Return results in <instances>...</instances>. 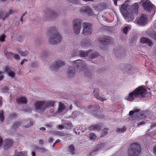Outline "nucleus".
<instances>
[{
  "label": "nucleus",
  "mask_w": 156,
  "mask_h": 156,
  "mask_svg": "<svg viewBox=\"0 0 156 156\" xmlns=\"http://www.w3.org/2000/svg\"><path fill=\"white\" fill-rule=\"evenodd\" d=\"M130 2L126 1L121 6L120 11L124 19L127 21H132L133 20V14H137L139 3H135L130 5Z\"/></svg>",
  "instance_id": "obj_1"
},
{
  "label": "nucleus",
  "mask_w": 156,
  "mask_h": 156,
  "mask_svg": "<svg viewBox=\"0 0 156 156\" xmlns=\"http://www.w3.org/2000/svg\"><path fill=\"white\" fill-rule=\"evenodd\" d=\"M146 90L144 86H142L138 87L133 92L129 93L126 97V99L129 101H132L137 98H146L151 95L150 90Z\"/></svg>",
  "instance_id": "obj_2"
},
{
  "label": "nucleus",
  "mask_w": 156,
  "mask_h": 156,
  "mask_svg": "<svg viewBox=\"0 0 156 156\" xmlns=\"http://www.w3.org/2000/svg\"><path fill=\"white\" fill-rule=\"evenodd\" d=\"M79 46L75 45H73L71 47V52L73 56H80L81 57H85L86 55H88L89 58L91 60L95 58L98 55V54L97 52H95L93 54H91L90 52L92 50L90 49L87 51L82 50L78 51L77 49Z\"/></svg>",
  "instance_id": "obj_3"
},
{
  "label": "nucleus",
  "mask_w": 156,
  "mask_h": 156,
  "mask_svg": "<svg viewBox=\"0 0 156 156\" xmlns=\"http://www.w3.org/2000/svg\"><path fill=\"white\" fill-rule=\"evenodd\" d=\"M54 103V101H53L46 102L44 101H37L35 102L34 108L37 112H43L46 108L53 106Z\"/></svg>",
  "instance_id": "obj_4"
},
{
  "label": "nucleus",
  "mask_w": 156,
  "mask_h": 156,
  "mask_svg": "<svg viewBox=\"0 0 156 156\" xmlns=\"http://www.w3.org/2000/svg\"><path fill=\"white\" fill-rule=\"evenodd\" d=\"M48 33L51 36L49 39V42L51 44H55L61 41L62 37L56 28L53 27L50 29Z\"/></svg>",
  "instance_id": "obj_5"
},
{
  "label": "nucleus",
  "mask_w": 156,
  "mask_h": 156,
  "mask_svg": "<svg viewBox=\"0 0 156 156\" xmlns=\"http://www.w3.org/2000/svg\"><path fill=\"white\" fill-rule=\"evenodd\" d=\"M140 110H137L134 111H131L129 112V115L131 116V118H132L130 119L131 123H133L137 122L146 117L145 114V112L141 113L140 112Z\"/></svg>",
  "instance_id": "obj_6"
},
{
  "label": "nucleus",
  "mask_w": 156,
  "mask_h": 156,
  "mask_svg": "<svg viewBox=\"0 0 156 156\" xmlns=\"http://www.w3.org/2000/svg\"><path fill=\"white\" fill-rule=\"evenodd\" d=\"M141 148L140 145L136 143L131 144L128 150V156H138L141 153Z\"/></svg>",
  "instance_id": "obj_7"
},
{
  "label": "nucleus",
  "mask_w": 156,
  "mask_h": 156,
  "mask_svg": "<svg viewBox=\"0 0 156 156\" xmlns=\"http://www.w3.org/2000/svg\"><path fill=\"white\" fill-rule=\"evenodd\" d=\"M140 2H142V5L144 9L147 12H152L154 13L155 6L149 0H142Z\"/></svg>",
  "instance_id": "obj_8"
},
{
  "label": "nucleus",
  "mask_w": 156,
  "mask_h": 156,
  "mask_svg": "<svg viewBox=\"0 0 156 156\" xmlns=\"http://www.w3.org/2000/svg\"><path fill=\"white\" fill-rule=\"evenodd\" d=\"M82 20L77 18L74 19L73 22V30L74 33L76 35L80 33L81 29V25Z\"/></svg>",
  "instance_id": "obj_9"
},
{
  "label": "nucleus",
  "mask_w": 156,
  "mask_h": 156,
  "mask_svg": "<svg viewBox=\"0 0 156 156\" xmlns=\"http://www.w3.org/2000/svg\"><path fill=\"white\" fill-rule=\"evenodd\" d=\"M101 46V48L104 50V48L107 47L108 44H111L112 42V40L111 37L105 36L104 37H100L98 40Z\"/></svg>",
  "instance_id": "obj_10"
},
{
  "label": "nucleus",
  "mask_w": 156,
  "mask_h": 156,
  "mask_svg": "<svg viewBox=\"0 0 156 156\" xmlns=\"http://www.w3.org/2000/svg\"><path fill=\"white\" fill-rule=\"evenodd\" d=\"M83 30L82 34L85 35L91 34L92 32L93 26L89 22H84L83 24Z\"/></svg>",
  "instance_id": "obj_11"
},
{
  "label": "nucleus",
  "mask_w": 156,
  "mask_h": 156,
  "mask_svg": "<svg viewBox=\"0 0 156 156\" xmlns=\"http://www.w3.org/2000/svg\"><path fill=\"white\" fill-rule=\"evenodd\" d=\"M80 12L81 14H84L87 17H94L95 15L94 13L91 9L88 6H84L80 10Z\"/></svg>",
  "instance_id": "obj_12"
},
{
  "label": "nucleus",
  "mask_w": 156,
  "mask_h": 156,
  "mask_svg": "<svg viewBox=\"0 0 156 156\" xmlns=\"http://www.w3.org/2000/svg\"><path fill=\"white\" fill-rule=\"evenodd\" d=\"M73 65L76 68L77 71H83L86 68L85 62L82 60H77L74 61Z\"/></svg>",
  "instance_id": "obj_13"
},
{
  "label": "nucleus",
  "mask_w": 156,
  "mask_h": 156,
  "mask_svg": "<svg viewBox=\"0 0 156 156\" xmlns=\"http://www.w3.org/2000/svg\"><path fill=\"white\" fill-rule=\"evenodd\" d=\"M137 23L139 25H145L147 23V16L144 14H142L137 20Z\"/></svg>",
  "instance_id": "obj_14"
},
{
  "label": "nucleus",
  "mask_w": 156,
  "mask_h": 156,
  "mask_svg": "<svg viewBox=\"0 0 156 156\" xmlns=\"http://www.w3.org/2000/svg\"><path fill=\"white\" fill-rule=\"evenodd\" d=\"M65 65L64 62L62 61L59 60L54 62L51 63V68L53 70H55L58 69L59 67Z\"/></svg>",
  "instance_id": "obj_15"
},
{
  "label": "nucleus",
  "mask_w": 156,
  "mask_h": 156,
  "mask_svg": "<svg viewBox=\"0 0 156 156\" xmlns=\"http://www.w3.org/2000/svg\"><path fill=\"white\" fill-rule=\"evenodd\" d=\"M14 13V11L13 9H11L9 11V13L5 12H0V19H2L4 20L6 18L8 17L9 15H11Z\"/></svg>",
  "instance_id": "obj_16"
},
{
  "label": "nucleus",
  "mask_w": 156,
  "mask_h": 156,
  "mask_svg": "<svg viewBox=\"0 0 156 156\" xmlns=\"http://www.w3.org/2000/svg\"><path fill=\"white\" fill-rule=\"evenodd\" d=\"M14 141L9 139H7L5 140L4 142V150H7L12 146Z\"/></svg>",
  "instance_id": "obj_17"
},
{
  "label": "nucleus",
  "mask_w": 156,
  "mask_h": 156,
  "mask_svg": "<svg viewBox=\"0 0 156 156\" xmlns=\"http://www.w3.org/2000/svg\"><path fill=\"white\" fill-rule=\"evenodd\" d=\"M94 10L97 12L101 11L102 10L107 8V6L105 3H102L98 4L94 6Z\"/></svg>",
  "instance_id": "obj_18"
},
{
  "label": "nucleus",
  "mask_w": 156,
  "mask_h": 156,
  "mask_svg": "<svg viewBox=\"0 0 156 156\" xmlns=\"http://www.w3.org/2000/svg\"><path fill=\"white\" fill-rule=\"evenodd\" d=\"M140 42L142 44H146L149 47L153 45V43L151 40L146 37H142L140 39Z\"/></svg>",
  "instance_id": "obj_19"
},
{
  "label": "nucleus",
  "mask_w": 156,
  "mask_h": 156,
  "mask_svg": "<svg viewBox=\"0 0 156 156\" xmlns=\"http://www.w3.org/2000/svg\"><path fill=\"white\" fill-rule=\"evenodd\" d=\"M75 71L73 67H70L67 71L66 74L69 78H72L74 76Z\"/></svg>",
  "instance_id": "obj_20"
},
{
  "label": "nucleus",
  "mask_w": 156,
  "mask_h": 156,
  "mask_svg": "<svg viewBox=\"0 0 156 156\" xmlns=\"http://www.w3.org/2000/svg\"><path fill=\"white\" fill-rule=\"evenodd\" d=\"M106 145L104 143L98 145L96 146V151H103L104 150H107L108 148L106 147Z\"/></svg>",
  "instance_id": "obj_21"
},
{
  "label": "nucleus",
  "mask_w": 156,
  "mask_h": 156,
  "mask_svg": "<svg viewBox=\"0 0 156 156\" xmlns=\"http://www.w3.org/2000/svg\"><path fill=\"white\" fill-rule=\"evenodd\" d=\"M98 91L99 90L98 89L96 88L94 90V94L96 98L98 100H100L101 101H103L106 100V99L104 98L99 96L98 93Z\"/></svg>",
  "instance_id": "obj_22"
},
{
  "label": "nucleus",
  "mask_w": 156,
  "mask_h": 156,
  "mask_svg": "<svg viewBox=\"0 0 156 156\" xmlns=\"http://www.w3.org/2000/svg\"><path fill=\"white\" fill-rule=\"evenodd\" d=\"M5 71L6 72L9 76L12 77H13L15 75V73L14 71L9 67L7 66L5 68Z\"/></svg>",
  "instance_id": "obj_23"
},
{
  "label": "nucleus",
  "mask_w": 156,
  "mask_h": 156,
  "mask_svg": "<svg viewBox=\"0 0 156 156\" xmlns=\"http://www.w3.org/2000/svg\"><path fill=\"white\" fill-rule=\"evenodd\" d=\"M147 35L156 40V32L154 31H148L146 32Z\"/></svg>",
  "instance_id": "obj_24"
},
{
  "label": "nucleus",
  "mask_w": 156,
  "mask_h": 156,
  "mask_svg": "<svg viewBox=\"0 0 156 156\" xmlns=\"http://www.w3.org/2000/svg\"><path fill=\"white\" fill-rule=\"evenodd\" d=\"M100 128V126L98 125H94L89 126L88 128V129L91 131H94L99 130Z\"/></svg>",
  "instance_id": "obj_25"
},
{
  "label": "nucleus",
  "mask_w": 156,
  "mask_h": 156,
  "mask_svg": "<svg viewBox=\"0 0 156 156\" xmlns=\"http://www.w3.org/2000/svg\"><path fill=\"white\" fill-rule=\"evenodd\" d=\"M74 148L75 146L73 144L69 145L68 147V152L72 154H74L76 152Z\"/></svg>",
  "instance_id": "obj_26"
},
{
  "label": "nucleus",
  "mask_w": 156,
  "mask_h": 156,
  "mask_svg": "<svg viewBox=\"0 0 156 156\" xmlns=\"http://www.w3.org/2000/svg\"><path fill=\"white\" fill-rule=\"evenodd\" d=\"M33 123L34 122L31 119L27 120L26 121L24 126L25 128H28L32 125Z\"/></svg>",
  "instance_id": "obj_27"
},
{
  "label": "nucleus",
  "mask_w": 156,
  "mask_h": 156,
  "mask_svg": "<svg viewBox=\"0 0 156 156\" xmlns=\"http://www.w3.org/2000/svg\"><path fill=\"white\" fill-rule=\"evenodd\" d=\"M93 109H94L93 106L92 105H90L88 106L87 110H85V108H83L82 109V110L83 111H85V112H90L92 113V115L93 116H94V115H95L96 112H95V113H93V112H91V110Z\"/></svg>",
  "instance_id": "obj_28"
},
{
  "label": "nucleus",
  "mask_w": 156,
  "mask_h": 156,
  "mask_svg": "<svg viewBox=\"0 0 156 156\" xmlns=\"http://www.w3.org/2000/svg\"><path fill=\"white\" fill-rule=\"evenodd\" d=\"M16 101L19 104H25L27 101V99L25 97H20L18 98Z\"/></svg>",
  "instance_id": "obj_29"
},
{
  "label": "nucleus",
  "mask_w": 156,
  "mask_h": 156,
  "mask_svg": "<svg viewBox=\"0 0 156 156\" xmlns=\"http://www.w3.org/2000/svg\"><path fill=\"white\" fill-rule=\"evenodd\" d=\"M65 108V106L64 104L59 102V103L58 110L56 112H61L64 110Z\"/></svg>",
  "instance_id": "obj_30"
},
{
  "label": "nucleus",
  "mask_w": 156,
  "mask_h": 156,
  "mask_svg": "<svg viewBox=\"0 0 156 156\" xmlns=\"http://www.w3.org/2000/svg\"><path fill=\"white\" fill-rule=\"evenodd\" d=\"M52 134L53 135H54L55 136H65L66 135V133H64L61 131H53Z\"/></svg>",
  "instance_id": "obj_31"
},
{
  "label": "nucleus",
  "mask_w": 156,
  "mask_h": 156,
  "mask_svg": "<svg viewBox=\"0 0 156 156\" xmlns=\"http://www.w3.org/2000/svg\"><path fill=\"white\" fill-rule=\"evenodd\" d=\"M34 149L40 153H45L47 151V150L44 148H40L37 146H35Z\"/></svg>",
  "instance_id": "obj_32"
},
{
  "label": "nucleus",
  "mask_w": 156,
  "mask_h": 156,
  "mask_svg": "<svg viewBox=\"0 0 156 156\" xmlns=\"http://www.w3.org/2000/svg\"><path fill=\"white\" fill-rule=\"evenodd\" d=\"M8 54L9 55L12 56L16 60H18L20 59V57L19 55L17 54H14L11 52H9L8 53Z\"/></svg>",
  "instance_id": "obj_33"
},
{
  "label": "nucleus",
  "mask_w": 156,
  "mask_h": 156,
  "mask_svg": "<svg viewBox=\"0 0 156 156\" xmlns=\"http://www.w3.org/2000/svg\"><path fill=\"white\" fill-rule=\"evenodd\" d=\"M64 127L67 129H70L72 128V124L69 122H66L64 124Z\"/></svg>",
  "instance_id": "obj_34"
},
{
  "label": "nucleus",
  "mask_w": 156,
  "mask_h": 156,
  "mask_svg": "<svg viewBox=\"0 0 156 156\" xmlns=\"http://www.w3.org/2000/svg\"><path fill=\"white\" fill-rule=\"evenodd\" d=\"M126 127H123L118 128L116 131L118 133H121L124 132L126 130Z\"/></svg>",
  "instance_id": "obj_35"
},
{
  "label": "nucleus",
  "mask_w": 156,
  "mask_h": 156,
  "mask_svg": "<svg viewBox=\"0 0 156 156\" xmlns=\"http://www.w3.org/2000/svg\"><path fill=\"white\" fill-rule=\"evenodd\" d=\"M22 122H16L13 125V126L12 127V129H16L21 124Z\"/></svg>",
  "instance_id": "obj_36"
},
{
  "label": "nucleus",
  "mask_w": 156,
  "mask_h": 156,
  "mask_svg": "<svg viewBox=\"0 0 156 156\" xmlns=\"http://www.w3.org/2000/svg\"><path fill=\"white\" fill-rule=\"evenodd\" d=\"M19 53L22 56H26L27 55L29 52L28 51H20Z\"/></svg>",
  "instance_id": "obj_37"
},
{
  "label": "nucleus",
  "mask_w": 156,
  "mask_h": 156,
  "mask_svg": "<svg viewBox=\"0 0 156 156\" xmlns=\"http://www.w3.org/2000/svg\"><path fill=\"white\" fill-rule=\"evenodd\" d=\"M13 156H27V154L24 152H15Z\"/></svg>",
  "instance_id": "obj_38"
},
{
  "label": "nucleus",
  "mask_w": 156,
  "mask_h": 156,
  "mask_svg": "<svg viewBox=\"0 0 156 156\" xmlns=\"http://www.w3.org/2000/svg\"><path fill=\"white\" fill-rule=\"evenodd\" d=\"M89 139L90 140H94L96 139L97 137L96 135L94 134V133H91L89 135Z\"/></svg>",
  "instance_id": "obj_39"
},
{
  "label": "nucleus",
  "mask_w": 156,
  "mask_h": 156,
  "mask_svg": "<svg viewBox=\"0 0 156 156\" xmlns=\"http://www.w3.org/2000/svg\"><path fill=\"white\" fill-rule=\"evenodd\" d=\"M130 27L129 26L125 27L123 29V33L125 34H127L128 31L130 29Z\"/></svg>",
  "instance_id": "obj_40"
},
{
  "label": "nucleus",
  "mask_w": 156,
  "mask_h": 156,
  "mask_svg": "<svg viewBox=\"0 0 156 156\" xmlns=\"http://www.w3.org/2000/svg\"><path fill=\"white\" fill-rule=\"evenodd\" d=\"M69 1L73 4H78L80 2V0H68Z\"/></svg>",
  "instance_id": "obj_41"
},
{
  "label": "nucleus",
  "mask_w": 156,
  "mask_h": 156,
  "mask_svg": "<svg viewBox=\"0 0 156 156\" xmlns=\"http://www.w3.org/2000/svg\"><path fill=\"white\" fill-rule=\"evenodd\" d=\"M4 117L3 116V113L2 111H0V120L1 122L4 121Z\"/></svg>",
  "instance_id": "obj_42"
},
{
  "label": "nucleus",
  "mask_w": 156,
  "mask_h": 156,
  "mask_svg": "<svg viewBox=\"0 0 156 156\" xmlns=\"http://www.w3.org/2000/svg\"><path fill=\"white\" fill-rule=\"evenodd\" d=\"M108 128H105L103 130V132L102 134V136H104L107 135L108 134Z\"/></svg>",
  "instance_id": "obj_43"
},
{
  "label": "nucleus",
  "mask_w": 156,
  "mask_h": 156,
  "mask_svg": "<svg viewBox=\"0 0 156 156\" xmlns=\"http://www.w3.org/2000/svg\"><path fill=\"white\" fill-rule=\"evenodd\" d=\"M89 44L86 42L82 43L80 44V46L83 48H86L88 46Z\"/></svg>",
  "instance_id": "obj_44"
},
{
  "label": "nucleus",
  "mask_w": 156,
  "mask_h": 156,
  "mask_svg": "<svg viewBox=\"0 0 156 156\" xmlns=\"http://www.w3.org/2000/svg\"><path fill=\"white\" fill-rule=\"evenodd\" d=\"M5 36L3 34L0 36V41L2 42L5 41Z\"/></svg>",
  "instance_id": "obj_45"
},
{
  "label": "nucleus",
  "mask_w": 156,
  "mask_h": 156,
  "mask_svg": "<svg viewBox=\"0 0 156 156\" xmlns=\"http://www.w3.org/2000/svg\"><path fill=\"white\" fill-rule=\"evenodd\" d=\"M38 65V63L37 62H34L32 63L31 66L33 68H35Z\"/></svg>",
  "instance_id": "obj_46"
},
{
  "label": "nucleus",
  "mask_w": 156,
  "mask_h": 156,
  "mask_svg": "<svg viewBox=\"0 0 156 156\" xmlns=\"http://www.w3.org/2000/svg\"><path fill=\"white\" fill-rule=\"evenodd\" d=\"M54 110L52 108H51L50 109V113H52L51 115L53 116H55L56 115L55 113L54 112Z\"/></svg>",
  "instance_id": "obj_47"
},
{
  "label": "nucleus",
  "mask_w": 156,
  "mask_h": 156,
  "mask_svg": "<svg viewBox=\"0 0 156 156\" xmlns=\"http://www.w3.org/2000/svg\"><path fill=\"white\" fill-rule=\"evenodd\" d=\"M78 112L77 111H75L73 112L72 117V118H74L75 117L77 116Z\"/></svg>",
  "instance_id": "obj_48"
},
{
  "label": "nucleus",
  "mask_w": 156,
  "mask_h": 156,
  "mask_svg": "<svg viewBox=\"0 0 156 156\" xmlns=\"http://www.w3.org/2000/svg\"><path fill=\"white\" fill-rule=\"evenodd\" d=\"M64 128V125H59L57 126V129L59 130H62Z\"/></svg>",
  "instance_id": "obj_49"
},
{
  "label": "nucleus",
  "mask_w": 156,
  "mask_h": 156,
  "mask_svg": "<svg viewBox=\"0 0 156 156\" xmlns=\"http://www.w3.org/2000/svg\"><path fill=\"white\" fill-rule=\"evenodd\" d=\"M156 128V122L152 124L151 126V129H150V130H151L152 129H155Z\"/></svg>",
  "instance_id": "obj_50"
},
{
  "label": "nucleus",
  "mask_w": 156,
  "mask_h": 156,
  "mask_svg": "<svg viewBox=\"0 0 156 156\" xmlns=\"http://www.w3.org/2000/svg\"><path fill=\"white\" fill-rule=\"evenodd\" d=\"M153 153L155 156H156V145L154 146L153 148Z\"/></svg>",
  "instance_id": "obj_51"
},
{
  "label": "nucleus",
  "mask_w": 156,
  "mask_h": 156,
  "mask_svg": "<svg viewBox=\"0 0 156 156\" xmlns=\"http://www.w3.org/2000/svg\"><path fill=\"white\" fill-rule=\"evenodd\" d=\"M123 1V0H113L114 4L116 6H117V1H120V2H122Z\"/></svg>",
  "instance_id": "obj_52"
},
{
  "label": "nucleus",
  "mask_w": 156,
  "mask_h": 156,
  "mask_svg": "<svg viewBox=\"0 0 156 156\" xmlns=\"http://www.w3.org/2000/svg\"><path fill=\"white\" fill-rule=\"evenodd\" d=\"M10 118H12V117H16V115L15 114L12 113L11 114V115H9Z\"/></svg>",
  "instance_id": "obj_53"
},
{
  "label": "nucleus",
  "mask_w": 156,
  "mask_h": 156,
  "mask_svg": "<svg viewBox=\"0 0 156 156\" xmlns=\"http://www.w3.org/2000/svg\"><path fill=\"white\" fill-rule=\"evenodd\" d=\"M31 111V109L30 108L27 107L24 109V111L25 112H30Z\"/></svg>",
  "instance_id": "obj_54"
},
{
  "label": "nucleus",
  "mask_w": 156,
  "mask_h": 156,
  "mask_svg": "<svg viewBox=\"0 0 156 156\" xmlns=\"http://www.w3.org/2000/svg\"><path fill=\"white\" fill-rule=\"evenodd\" d=\"M27 59H24L21 62L20 64L21 65H23L24 64V62H27Z\"/></svg>",
  "instance_id": "obj_55"
},
{
  "label": "nucleus",
  "mask_w": 156,
  "mask_h": 156,
  "mask_svg": "<svg viewBox=\"0 0 156 156\" xmlns=\"http://www.w3.org/2000/svg\"><path fill=\"white\" fill-rule=\"evenodd\" d=\"M145 123V122H140L137 123L138 125H144Z\"/></svg>",
  "instance_id": "obj_56"
},
{
  "label": "nucleus",
  "mask_w": 156,
  "mask_h": 156,
  "mask_svg": "<svg viewBox=\"0 0 156 156\" xmlns=\"http://www.w3.org/2000/svg\"><path fill=\"white\" fill-rule=\"evenodd\" d=\"M86 75L88 77L90 78V77L91 76V74L90 73H88L87 74H86Z\"/></svg>",
  "instance_id": "obj_57"
},
{
  "label": "nucleus",
  "mask_w": 156,
  "mask_h": 156,
  "mask_svg": "<svg viewBox=\"0 0 156 156\" xmlns=\"http://www.w3.org/2000/svg\"><path fill=\"white\" fill-rule=\"evenodd\" d=\"M2 139L0 136V147H1L2 146Z\"/></svg>",
  "instance_id": "obj_58"
},
{
  "label": "nucleus",
  "mask_w": 156,
  "mask_h": 156,
  "mask_svg": "<svg viewBox=\"0 0 156 156\" xmlns=\"http://www.w3.org/2000/svg\"><path fill=\"white\" fill-rule=\"evenodd\" d=\"M94 108L96 110H97L100 107L98 105H95V107L94 106Z\"/></svg>",
  "instance_id": "obj_59"
},
{
  "label": "nucleus",
  "mask_w": 156,
  "mask_h": 156,
  "mask_svg": "<svg viewBox=\"0 0 156 156\" xmlns=\"http://www.w3.org/2000/svg\"><path fill=\"white\" fill-rule=\"evenodd\" d=\"M40 129L42 131H44L45 130V128L44 127L40 128Z\"/></svg>",
  "instance_id": "obj_60"
},
{
  "label": "nucleus",
  "mask_w": 156,
  "mask_h": 156,
  "mask_svg": "<svg viewBox=\"0 0 156 156\" xmlns=\"http://www.w3.org/2000/svg\"><path fill=\"white\" fill-rule=\"evenodd\" d=\"M53 140V139L51 137H50L48 139V141L50 143Z\"/></svg>",
  "instance_id": "obj_61"
},
{
  "label": "nucleus",
  "mask_w": 156,
  "mask_h": 156,
  "mask_svg": "<svg viewBox=\"0 0 156 156\" xmlns=\"http://www.w3.org/2000/svg\"><path fill=\"white\" fill-rule=\"evenodd\" d=\"M32 156H35L36 154L34 152L32 151L31 153Z\"/></svg>",
  "instance_id": "obj_62"
},
{
  "label": "nucleus",
  "mask_w": 156,
  "mask_h": 156,
  "mask_svg": "<svg viewBox=\"0 0 156 156\" xmlns=\"http://www.w3.org/2000/svg\"><path fill=\"white\" fill-rule=\"evenodd\" d=\"M60 140H59V139H57L55 141V142L54 143L55 144L57 143H59V142H60Z\"/></svg>",
  "instance_id": "obj_63"
},
{
  "label": "nucleus",
  "mask_w": 156,
  "mask_h": 156,
  "mask_svg": "<svg viewBox=\"0 0 156 156\" xmlns=\"http://www.w3.org/2000/svg\"><path fill=\"white\" fill-rule=\"evenodd\" d=\"M153 133V136H155L156 137V131H154Z\"/></svg>",
  "instance_id": "obj_64"
}]
</instances>
